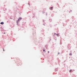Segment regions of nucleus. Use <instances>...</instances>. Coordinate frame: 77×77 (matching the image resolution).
<instances>
[{
	"mask_svg": "<svg viewBox=\"0 0 77 77\" xmlns=\"http://www.w3.org/2000/svg\"><path fill=\"white\" fill-rule=\"evenodd\" d=\"M22 18H20L18 19V21H20V20H21Z\"/></svg>",
	"mask_w": 77,
	"mask_h": 77,
	"instance_id": "obj_1",
	"label": "nucleus"
},
{
	"mask_svg": "<svg viewBox=\"0 0 77 77\" xmlns=\"http://www.w3.org/2000/svg\"><path fill=\"white\" fill-rule=\"evenodd\" d=\"M1 24H4V23H3V22H1Z\"/></svg>",
	"mask_w": 77,
	"mask_h": 77,
	"instance_id": "obj_2",
	"label": "nucleus"
},
{
	"mask_svg": "<svg viewBox=\"0 0 77 77\" xmlns=\"http://www.w3.org/2000/svg\"><path fill=\"white\" fill-rule=\"evenodd\" d=\"M51 8L52 10H53V7H51Z\"/></svg>",
	"mask_w": 77,
	"mask_h": 77,
	"instance_id": "obj_3",
	"label": "nucleus"
},
{
	"mask_svg": "<svg viewBox=\"0 0 77 77\" xmlns=\"http://www.w3.org/2000/svg\"><path fill=\"white\" fill-rule=\"evenodd\" d=\"M69 55H72V54L71 53Z\"/></svg>",
	"mask_w": 77,
	"mask_h": 77,
	"instance_id": "obj_4",
	"label": "nucleus"
},
{
	"mask_svg": "<svg viewBox=\"0 0 77 77\" xmlns=\"http://www.w3.org/2000/svg\"><path fill=\"white\" fill-rule=\"evenodd\" d=\"M69 72H71V70H70L69 71Z\"/></svg>",
	"mask_w": 77,
	"mask_h": 77,
	"instance_id": "obj_5",
	"label": "nucleus"
},
{
	"mask_svg": "<svg viewBox=\"0 0 77 77\" xmlns=\"http://www.w3.org/2000/svg\"><path fill=\"white\" fill-rule=\"evenodd\" d=\"M3 50L4 51H5V50H4V48H3Z\"/></svg>",
	"mask_w": 77,
	"mask_h": 77,
	"instance_id": "obj_6",
	"label": "nucleus"
},
{
	"mask_svg": "<svg viewBox=\"0 0 77 77\" xmlns=\"http://www.w3.org/2000/svg\"><path fill=\"white\" fill-rule=\"evenodd\" d=\"M50 22H51V20H50Z\"/></svg>",
	"mask_w": 77,
	"mask_h": 77,
	"instance_id": "obj_7",
	"label": "nucleus"
},
{
	"mask_svg": "<svg viewBox=\"0 0 77 77\" xmlns=\"http://www.w3.org/2000/svg\"><path fill=\"white\" fill-rule=\"evenodd\" d=\"M55 35H57V34H55Z\"/></svg>",
	"mask_w": 77,
	"mask_h": 77,
	"instance_id": "obj_8",
	"label": "nucleus"
},
{
	"mask_svg": "<svg viewBox=\"0 0 77 77\" xmlns=\"http://www.w3.org/2000/svg\"><path fill=\"white\" fill-rule=\"evenodd\" d=\"M43 51H45V50H43Z\"/></svg>",
	"mask_w": 77,
	"mask_h": 77,
	"instance_id": "obj_9",
	"label": "nucleus"
},
{
	"mask_svg": "<svg viewBox=\"0 0 77 77\" xmlns=\"http://www.w3.org/2000/svg\"><path fill=\"white\" fill-rule=\"evenodd\" d=\"M48 53H49V51H48Z\"/></svg>",
	"mask_w": 77,
	"mask_h": 77,
	"instance_id": "obj_10",
	"label": "nucleus"
},
{
	"mask_svg": "<svg viewBox=\"0 0 77 77\" xmlns=\"http://www.w3.org/2000/svg\"><path fill=\"white\" fill-rule=\"evenodd\" d=\"M4 34H5V33H4Z\"/></svg>",
	"mask_w": 77,
	"mask_h": 77,
	"instance_id": "obj_11",
	"label": "nucleus"
}]
</instances>
